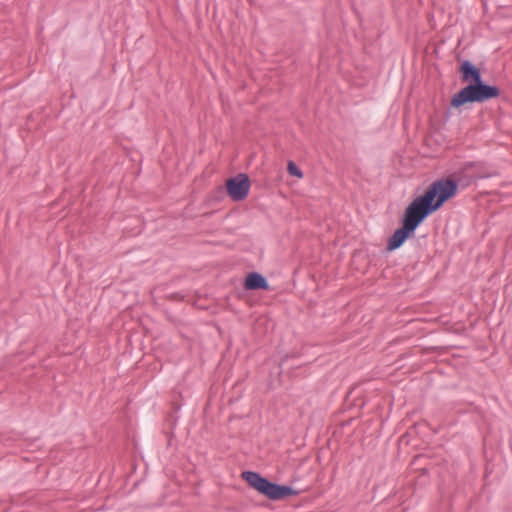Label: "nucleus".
I'll return each instance as SVG.
<instances>
[{"label":"nucleus","instance_id":"obj_2","mask_svg":"<svg viewBox=\"0 0 512 512\" xmlns=\"http://www.w3.org/2000/svg\"><path fill=\"white\" fill-rule=\"evenodd\" d=\"M499 95L500 89L497 86L488 85L481 80L468 84L454 94L450 104L454 108H459L466 103H483Z\"/></svg>","mask_w":512,"mask_h":512},{"label":"nucleus","instance_id":"obj_5","mask_svg":"<svg viewBox=\"0 0 512 512\" xmlns=\"http://www.w3.org/2000/svg\"><path fill=\"white\" fill-rule=\"evenodd\" d=\"M458 71L461 74V80L464 83H477L482 80L480 69L469 60H463Z\"/></svg>","mask_w":512,"mask_h":512},{"label":"nucleus","instance_id":"obj_3","mask_svg":"<svg viewBox=\"0 0 512 512\" xmlns=\"http://www.w3.org/2000/svg\"><path fill=\"white\" fill-rule=\"evenodd\" d=\"M242 478L254 489L271 500H281L298 494L290 486L270 482L259 473L253 471L242 472Z\"/></svg>","mask_w":512,"mask_h":512},{"label":"nucleus","instance_id":"obj_7","mask_svg":"<svg viewBox=\"0 0 512 512\" xmlns=\"http://www.w3.org/2000/svg\"><path fill=\"white\" fill-rule=\"evenodd\" d=\"M287 170H288V173L292 176H295L297 178L303 177V173H302L301 169L293 161H289V163L287 165Z\"/></svg>","mask_w":512,"mask_h":512},{"label":"nucleus","instance_id":"obj_1","mask_svg":"<svg viewBox=\"0 0 512 512\" xmlns=\"http://www.w3.org/2000/svg\"><path fill=\"white\" fill-rule=\"evenodd\" d=\"M457 189V182L449 178L433 182L423 195L415 198L405 209L402 226L389 238L387 250L393 251L401 247L426 217L455 196Z\"/></svg>","mask_w":512,"mask_h":512},{"label":"nucleus","instance_id":"obj_6","mask_svg":"<svg viewBox=\"0 0 512 512\" xmlns=\"http://www.w3.org/2000/svg\"><path fill=\"white\" fill-rule=\"evenodd\" d=\"M244 287L246 290H268L266 278L258 272H251L246 276Z\"/></svg>","mask_w":512,"mask_h":512},{"label":"nucleus","instance_id":"obj_4","mask_svg":"<svg viewBox=\"0 0 512 512\" xmlns=\"http://www.w3.org/2000/svg\"><path fill=\"white\" fill-rule=\"evenodd\" d=\"M250 186V179L244 173H239L226 181L227 193L234 201L244 200L249 194Z\"/></svg>","mask_w":512,"mask_h":512}]
</instances>
